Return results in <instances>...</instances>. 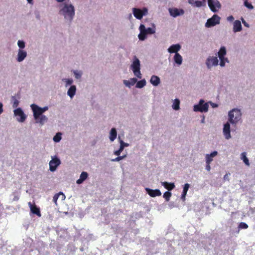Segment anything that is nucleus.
<instances>
[{
	"label": "nucleus",
	"mask_w": 255,
	"mask_h": 255,
	"mask_svg": "<svg viewBox=\"0 0 255 255\" xmlns=\"http://www.w3.org/2000/svg\"><path fill=\"white\" fill-rule=\"evenodd\" d=\"M211 163H206V167L205 169L207 171H209L211 170V166H210Z\"/></svg>",
	"instance_id": "nucleus-53"
},
{
	"label": "nucleus",
	"mask_w": 255,
	"mask_h": 255,
	"mask_svg": "<svg viewBox=\"0 0 255 255\" xmlns=\"http://www.w3.org/2000/svg\"><path fill=\"white\" fill-rule=\"evenodd\" d=\"M140 33L138 35L139 39L141 41H144L147 38V34L145 32L144 25L140 24L139 27Z\"/></svg>",
	"instance_id": "nucleus-18"
},
{
	"label": "nucleus",
	"mask_w": 255,
	"mask_h": 255,
	"mask_svg": "<svg viewBox=\"0 0 255 255\" xmlns=\"http://www.w3.org/2000/svg\"><path fill=\"white\" fill-rule=\"evenodd\" d=\"M150 83L154 86H157L160 83V79L159 77L152 75L150 79Z\"/></svg>",
	"instance_id": "nucleus-26"
},
{
	"label": "nucleus",
	"mask_w": 255,
	"mask_h": 255,
	"mask_svg": "<svg viewBox=\"0 0 255 255\" xmlns=\"http://www.w3.org/2000/svg\"><path fill=\"white\" fill-rule=\"evenodd\" d=\"M132 17V16L131 14H129V16H128V18H129V19H130V18H131Z\"/></svg>",
	"instance_id": "nucleus-61"
},
{
	"label": "nucleus",
	"mask_w": 255,
	"mask_h": 255,
	"mask_svg": "<svg viewBox=\"0 0 255 255\" xmlns=\"http://www.w3.org/2000/svg\"><path fill=\"white\" fill-rule=\"evenodd\" d=\"M188 3L193 7H201L206 5V0H188Z\"/></svg>",
	"instance_id": "nucleus-15"
},
{
	"label": "nucleus",
	"mask_w": 255,
	"mask_h": 255,
	"mask_svg": "<svg viewBox=\"0 0 255 255\" xmlns=\"http://www.w3.org/2000/svg\"><path fill=\"white\" fill-rule=\"evenodd\" d=\"M186 194H187V193L182 192V193L181 196V199L183 201H185Z\"/></svg>",
	"instance_id": "nucleus-52"
},
{
	"label": "nucleus",
	"mask_w": 255,
	"mask_h": 255,
	"mask_svg": "<svg viewBox=\"0 0 255 255\" xmlns=\"http://www.w3.org/2000/svg\"><path fill=\"white\" fill-rule=\"evenodd\" d=\"M244 1H248V0H243Z\"/></svg>",
	"instance_id": "nucleus-62"
},
{
	"label": "nucleus",
	"mask_w": 255,
	"mask_h": 255,
	"mask_svg": "<svg viewBox=\"0 0 255 255\" xmlns=\"http://www.w3.org/2000/svg\"><path fill=\"white\" fill-rule=\"evenodd\" d=\"M220 62V65L221 67H223L225 66V63L227 62L229 63V61L228 60L227 58L223 57V58H219Z\"/></svg>",
	"instance_id": "nucleus-40"
},
{
	"label": "nucleus",
	"mask_w": 255,
	"mask_h": 255,
	"mask_svg": "<svg viewBox=\"0 0 255 255\" xmlns=\"http://www.w3.org/2000/svg\"><path fill=\"white\" fill-rule=\"evenodd\" d=\"M27 53L25 50H18L16 60L18 62H22L27 57Z\"/></svg>",
	"instance_id": "nucleus-16"
},
{
	"label": "nucleus",
	"mask_w": 255,
	"mask_h": 255,
	"mask_svg": "<svg viewBox=\"0 0 255 255\" xmlns=\"http://www.w3.org/2000/svg\"><path fill=\"white\" fill-rule=\"evenodd\" d=\"M119 139L120 144V148L118 150L114 151V154L117 156H119L121 154L125 147H128L129 145L128 143H126L123 140L121 139L120 137H119Z\"/></svg>",
	"instance_id": "nucleus-17"
},
{
	"label": "nucleus",
	"mask_w": 255,
	"mask_h": 255,
	"mask_svg": "<svg viewBox=\"0 0 255 255\" xmlns=\"http://www.w3.org/2000/svg\"><path fill=\"white\" fill-rule=\"evenodd\" d=\"M209 109V103H205L203 99L200 100L198 104L195 105L193 107L194 112H200L201 113H206Z\"/></svg>",
	"instance_id": "nucleus-5"
},
{
	"label": "nucleus",
	"mask_w": 255,
	"mask_h": 255,
	"mask_svg": "<svg viewBox=\"0 0 255 255\" xmlns=\"http://www.w3.org/2000/svg\"><path fill=\"white\" fill-rule=\"evenodd\" d=\"M173 60L177 66H180L183 62V58L179 53H176L173 57Z\"/></svg>",
	"instance_id": "nucleus-24"
},
{
	"label": "nucleus",
	"mask_w": 255,
	"mask_h": 255,
	"mask_svg": "<svg viewBox=\"0 0 255 255\" xmlns=\"http://www.w3.org/2000/svg\"><path fill=\"white\" fill-rule=\"evenodd\" d=\"M3 112V104L0 102V115H1Z\"/></svg>",
	"instance_id": "nucleus-55"
},
{
	"label": "nucleus",
	"mask_w": 255,
	"mask_h": 255,
	"mask_svg": "<svg viewBox=\"0 0 255 255\" xmlns=\"http://www.w3.org/2000/svg\"><path fill=\"white\" fill-rule=\"evenodd\" d=\"M190 187V184L188 183H186L184 184L183 186V192L187 193V191Z\"/></svg>",
	"instance_id": "nucleus-48"
},
{
	"label": "nucleus",
	"mask_w": 255,
	"mask_h": 255,
	"mask_svg": "<svg viewBox=\"0 0 255 255\" xmlns=\"http://www.w3.org/2000/svg\"><path fill=\"white\" fill-rule=\"evenodd\" d=\"M219 64V60L216 56H209L206 61V65L208 69Z\"/></svg>",
	"instance_id": "nucleus-11"
},
{
	"label": "nucleus",
	"mask_w": 255,
	"mask_h": 255,
	"mask_svg": "<svg viewBox=\"0 0 255 255\" xmlns=\"http://www.w3.org/2000/svg\"><path fill=\"white\" fill-rule=\"evenodd\" d=\"M132 11L134 17L139 20L148 14V9L146 7H143L142 9L133 7L132 8Z\"/></svg>",
	"instance_id": "nucleus-4"
},
{
	"label": "nucleus",
	"mask_w": 255,
	"mask_h": 255,
	"mask_svg": "<svg viewBox=\"0 0 255 255\" xmlns=\"http://www.w3.org/2000/svg\"><path fill=\"white\" fill-rule=\"evenodd\" d=\"M33 116L34 120H35V123L36 124H38L40 126H43L44 125L45 123L48 121V118L44 115L43 114H38L36 112L32 111Z\"/></svg>",
	"instance_id": "nucleus-6"
},
{
	"label": "nucleus",
	"mask_w": 255,
	"mask_h": 255,
	"mask_svg": "<svg viewBox=\"0 0 255 255\" xmlns=\"http://www.w3.org/2000/svg\"><path fill=\"white\" fill-rule=\"evenodd\" d=\"M58 196H59L57 194L54 195L53 198V202L55 203L56 205H57V202L58 199Z\"/></svg>",
	"instance_id": "nucleus-49"
},
{
	"label": "nucleus",
	"mask_w": 255,
	"mask_h": 255,
	"mask_svg": "<svg viewBox=\"0 0 255 255\" xmlns=\"http://www.w3.org/2000/svg\"><path fill=\"white\" fill-rule=\"evenodd\" d=\"M27 2L29 4H33V0H26Z\"/></svg>",
	"instance_id": "nucleus-59"
},
{
	"label": "nucleus",
	"mask_w": 255,
	"mask_h": 255,
	"mask_svg": "<svg viewBox=\"0 0 255 255\" xmlns=\"http://www.w3.org/2000/svg\"><path fill=\"white\" fill-rule=\"evenodd\" d=\"M208 4L210 10L216 12L221 8V4L218 0H208Z\"/></svg>",
	"instance_id": "nucleus-10"
},
{
	"label": "nucleus",
	"mask_w": 255,
	"mask_h": 255,
	"mask_svg": "<svg viewBox=\"0 0 255 255\" xmlns=\"http://www.w3.org/2000/svg\"><path fill=\"white\" fill-rule=\"evenodd\" d=\"M201 123H205V118L204 117H203V118L201 120Z\"/></svg>",
	"instance_id": "nucleus-60"
},
{
	"label": "nucleus",
	"mask_w": 255,
	"mask_h": 255,
	"mask_svg": "<svg viewBox=\"0 0 255 255\" xmlns=\"http://www.w3.org/2000/svg\"><path fill=\"white\" fill-rule=\"evenodd\" d=\"M71 72L73 73L75 78L77 80L80 79L83 74V71L80 70H73Z\"/></svg>",
	"instance_id": "nucleus-31"
},
{
	"label": "nucleus",
	"mask_w": 255,
	"mask_h": 255,
	"mask_svg": "<svg viewBox=\"0 0 255 255\" xmlns=\"http://www.w3.org/2000/svg\"><path fill=\"white\" fill-rule=\"evenodd\" d=\"M29 206L30 208L31 212L36 215H37L38 217H40L41 214L39 210V209L37 208L36 206L33 205L31 202L28 203Z\"/></svg>",
	"instance_id": "nucleus-25"
},
{
	"label": "nucleus",
	"mask_w": 255,
	"mask_h": 255,
	"mask_svg": "<svg viewBox=\"0 0 255 255\" xmlns=\"http://www.w3.org/2000/svg\"><path fill=\"white\" fill-rule=\"evenodd\" d=\"M220 20L221 17L219 15L214 14L211 18L207 19L205 26L207 28L214 26L220 23Z\"/></svg>",
	"instance_id": "nucleus-7"
},
{
	"label": "nucleus",
	"mask_w": 255,
	"mask_h": 255,
	"mask_svg": "<svg viewBox=\"0 0 255 255\" xmlns=\"http://www.w3.org/2000/svg\"><path fill=\"white\" fill-rule=\"evenodd\" d=\"M117 132L115 128H112L110 131L109 139L111 142L114 141L117 138Z\"/></svg>",
	"instance_id": "nucleus-29"
},
{
	"label": "nucleus",
	"mask_w": 255,
	"mask_h": 255,
	"mask_svg": "<svg viewBox=\"0 0 255 255\" xmlns=\"http://www.w3.org/2000/svg\"><path fill=\"white\" fill-rule=\"evenodd\" d=\"M180 100L178 99H175L172 105V108L173 110L177 111L180 109Z\"/></svg>",
	"instance_id": "nucleus-36"
},
{
	"label": "nucleus",
	"mask_w": 255,
	"mask_h": 255,
	"mask_svg": "<svg viewBox=\"0 0 255 255\" xmlns=\"http://www.w3.org/2000/svg\"><path fill=\"white\" fill-rule=\"evenodd\" d=\"M234 19L235 18L233 15L229 16L227 18V20L229 22H233Z\"/></svg>",
	"instance_id": "nucleus-50"
},
{
	"label": "nucleus",
	"mask_w": 255,
	"mask_h": 255,
	"mask_svg": "<svg viewBox=\"0 0 255 255\" xmlns=\"http://www.w3.org/2000/svg\"><path fill=\"white\" fill-rule=\"evenodd\" d=\"M14 115L16 117L17 121L19 123H23L26 118V116L22 111L21 108H18L13 111Z\"/></svg>",
	"instance_id": "nucleus-9"
},
{
	"label": "nucleus",
	"mask_w": 255,
	"mask_h": 255,
	"mask_svg": "<svg viewBox=\"0 0 255 255\" xmlns=\"http://www.w3.org/2000/svg\"><path fill=\"white\" fill-rule=\"evenodd\" d=\"M240 229H246L248 228V225L244 222H241L240 223L238 226Z\"/></svg>",
	"instance_id": "nucleus-45"
},
{
	"label": "nucleus",
	"mask_w": 255,
	"mask_h": 255,
	"mask_svg": "<svg viewBox=\"0 0 255 255\" xmlns=\"http://www.w3.org/2000/svg\"><path fill=\"white\" fill-rule=\"evenodd\" d=\"M12 195L13 196V201H16L18 200L19 198V193L18 192H13Z\"/></svg>",
	"instance_id": "nucleus-46"
},
{
	"label": "nucleus",
	"mask_w": 255,
	"mask_h": 255,
	"mask_svg": "<svg viewBox=\"0 0 255 255\" xmlns=\"http://www.w3.org/2000/svg\"><path fill=\"white\" fill-rule=\"evenodd\" d=\"M145 190L147 193L152 197L159 196L161 195V192L159 189L153 190L149 188H146Z\"/></svg>",
	"instance_id": "nucleus-20"
},
{
	"label": "nucleus",
	"mask_w": 255,
	"mask_h": 255,
	"mask_svg": "<svg viewBox=\"0 0 255 255\" xmlns=\"http://www.w3.org/2000/svg\"><path fill=\"white\" fill-rule=\"evenodd\" d=\"M30 108L32 110V111L38 112L37 114L39 115L41 114H43L45 112L48 110V107L47 106H45L41 108L35 104H31L30 105Z\"/></svg>",
	"instance_id": "nucleus-14"
},
{
	"label": "nucleus",
	"mask_w": 255,
	"mask_h": 255,
	"mask_svg": "<svg viewBox=\"0 0 255 255\" xmlns=\"http://www.w3.org/2000/svg\"><path fill=\"white\" fill-rule=\"evenodd\" d=\"M130 68L132 70L134 76L138 78H141L142 76L140 72V62L139 60L134 56L133 58V61L130 65Z\"/></svg>",
	"instance_id": "nucleus-3"
},
{
	"label": "nucleus",
	"mask_w": 255,
	"mask_h": 255,
	"mask_svg": "<svg viewBox=\"0 0 255 255\" xmlns=\"http://www.w3.org/2000/svg\"><path fill=\"white\" fill-rule=\"evenodd\" d=\"M230 174H226L224 176V180H228L229 181V175H230Z\"/></svg>",
	"instance_id": "nucleus-57"
},
{
	"label": "nucleus",
	"mask_w": 255,
	"mask_h": 255,
	"mask_svg": "<svg viewBox=\"0 0 255 255\" xmlns=\"http://www.w3.org/2000/svg\"><path fill=\"white\" fill-rule=\"evenodd\" d=\"M168 11L170 15L173 17H176L178 16L182 15L184 13L183 9L175 7L169 8L168 9Z\"/></svg>",
	"instance_id": "nucleus-13"
},
{
	"label": "nucleus",
	"mask_w": 255,
	"mask_h": 255,
	"mask_svg": "<svg viewBox=\"0 0 255 255\" xmlns=\"http://www.w3.org/2000/svg\"><path fill=\"white\" fill-rule=\"evenodd\" d=\"M58 13L64 18L66 22L71 23L75 15V7L70 2L61 3L59 5Z\"/></svg>",
	"instance_id": "nucleus-1"
},
{
	"label": "nucleus",
	"mask_w": 255,
	"mask_h": 255,
	"mask_svg": "<svg viewBox=\"0 0 255 255\" xmlns=\"http://www.w3.org/2000/svg\"><path fill=\"white\" fill-rule=\"evenodd\" d=\"M161 184L164 187L168 190H171L175 188V185L173 183H168L167 182H162Z\"/></svg>",
	"instance_id": "nucleus-33"
},
{
	"label": "nucleus",
	"mask_w": 255,
	"mask_h": 255,
	"mask_svg": "<svg viewBox=\"0 0 255 255\" xmlns=\"http://www.w3.org/2000/svg\"><path fill=\"white\" fill-rule=\"evenodd\" d=\"M61 164L60 159L56 156H52L51 160L49 163V170L51 172H54L56 171L58 166Z\"/></svg>",
	"instance_id": "nucleus-8"
},
{
	"label": "nucleus",
	"mask_w": 255,
	"mask_h": 255,
	"mask_svg": "<svg viewBox=\"0 0 255 255\" xmlns=\"http://www.w3.org/2000/svg\"><path fill=\"white\" fill-rule=\"evenodd\" d=\"M57 2L64 3L66 0H55Z\"/></svg>",
	"instance_id": "nucleus-58"
},
{
	"label": "nucleus",
	"mask_w": 255,
	"mask_h": 255,
	"mask_svg": "<svg viewBox=\"0 0 255 255\" xmlns=\"http://www.w3.org/2000/svg\"><path fill=\"white\" fill-rule=\"evenodd\" d=\"M218 152L214 151L210 154H206L205 155L206 163H211L213 161V158L217 156Z\"/></svg>",
	"instance_id": "nucleus-21"
},
{
	"label": "nucleus",
	"mask_w": 255,
	"mask_h": 255,
	"mask_svg": "<svg viewBox=\"0 0 255 255\" xmlns=\"http://www.w3.org/2000/svg\"><path fill=\"white\" fill-rule=\"evenodd\" d=\"M11 100L12 102V107L16 109L19 103L18 98H16V96H13L11 97Z\"/></svg>",
	"instance_id": "nucleus-37"
},
{
	"label": "nucleus",
	"mask_w": 255,
	"mask_h": 255,
	"mask_svg": "<svg viewBox=\"0 0 255 255\" xmlns=\"http://www.w3.org/2000/svg\"><path fill=\"white\" fill-rule=\"evenodd\" d=\"M88 174L86 172L83 171L80 176L79 179L76 181V183L80 184L82 183L88 177Z\"/></svg>",
	"instance_id": "nucleus-28"
},
{
	"label": "nucleus",
	"mask_w": 255,
	"mask_h": 255,
	"mask_svg": "<svg viewBox=\"0 0 255 255\" xmlns=\"http://www.w3.org/2000/svg\"><path fill=\"white\" fill-rule=\"evenodd\" d=\"M242 114L240 109L234 108L228 112V121L232 125H237L242 119Z\"/></svg>",
	"instance_id": "nucleus-2"
},
{
	"label": "nucleus",
	"mask_w": 255,
	"mask_h": 255,
	"mask_svg": "<svg viewBox=\"0 0 255 255\" xmlns=\"http://www.w3.org/2000/svg\"><path fill=\"white\" fill-rule=\"evenodd\" d=\"M146 82L145 79H142L140 81L137 82L136 87L137 88H142L146 85Z\"/></svg>",
	"instance_id": "nucleus-39"
},
{
	"label": "nucleus",
	"mask_w": 255,
	"mask_h": 255,
	"mask_svg": "<svg viewBox=\"0 0 255 255\" xmlns=\"http://www.w3.org/2000/svg\"><path fill=\"white\" fill-rule=\"evenodd\" d=\"M171 193L169 191H166L163 195V197L166 200V201H169L171 196Z\"/></svg>",
	"instance_id": "nucleus-42"
},
{
	"label": "nucleus",
	"mask_w": 255,
	"mask_h": 255,
	"mask_svg": "<svg viewBox=\"0 0 255 255\" xmlns=\"http://www.w3.org/2000/svg\"><path fill=\"white\" fill-rule=\"evenodd\" d=\"M59 196H58V199H59L61 201H63L65 199V196L62 192H60L58 193H57Z\"/></svg>",
	"instance_id": "nucleus-47"
},
{
	"label": "nucleus",
	"mask_w": 255,
	"mask_h": 255,
	"mask_svg": "<svg viewBox=\"0 0 255 255\" xmlns=\"http://www.w3.org/2000/svg\"><path fill=\"white\" fill-rule=\"evenodd\" d=\"M137 82V79L135 78H131L129 80H124L123 83L128 88L133 86Z\"/></svg>",
	"instance_id": "nucleus-27"
},
{
	"label": "nucleus",
	"mask_w": 255,
	"mask_h": 255,
	"mask_svg": "<svg viewBox=\"0 0 255 255\" xmlns=\"http://www.w3.org/2000/svg\"><path fill=\"white\" fill-rule=\"evenodd\" d=\"M61 135L62 134L61 132L57 133L53 138L54 141L55 142H59L61 139Z\"/></svg>",
	"instance_id": "nucleus-41"
},
{
	"label": "nucleus",
	"mask_w": 255,
	"mask_h": 255,
	"mask_svg": "<svg viewBox=\"0 0 255 255\" xmlns=\"http://www.w3.org/2000/svg\"><path fill=\"white\" fill-rule=\"evenodd\" d=\"M127 156V155H122V156H118L117 157L114 158V159H112L111 160L112 161H113V162H116V161H119L122 159H123L124 158H125Z\"/></svg>",
	"instance_id": "nucleus-44"
},
{
	"label": "nucleus",
	"mask_w": 255,
	"mask_h": 255,
	"mask_svg": "<svg viewBox=\"0 0 255 255\" xmlns=\"http://www.w3.org/2000/svg\"><path fill=\"white\" fill-rule=\"evenodd\" d=\"M226 53L227 51L226 47L225 46H222L218 52V56L219 58L225 57Z\"/></svg>",
	"instance_id": "nucleus-35"
},
{
	"label": "nucleus",
	"mask_w": 255,
	"mask_h": 255,
	"mask_svg": "<svg viewBox=\"0 0 255 255\" xmlns=\"http://www.w3.org/2000/svg\"><path fill=\"white\" fill-rule=\"evenodd\" d=\"M76 86L75 85H71L68 89L67 94L71 99H73L76 95Z\"/></svg>",
	"instance_id": "nucleus-22"
},
{
	"label": "nucleus",
	"mask_w": 255,
	"mask_h": 255,
	"mask_svg": "<svg viewBox=\"0 0 255 255\" xmlns=\"http://www.w3.org/2000/svg\"><path fill=\"white\" fill-rule=\"evenodd\" d=\"M242 30L241 22L239 20H236L233 23V31L234 32H240Z\"/></svg>",
	"instance_id": "nucleus-23"
},
{
	"label": "nucleus",
	"mask_w": 255,
	"mask_h": 255,
	"mask_svg": "<svg viewBox=\"0 0 255 255\" xmlns=\"http://www.w3.org/2000/svg\"><path fill=\"white\" fill-rule=\"evenodd\" d=\"M144 30L145 33L147 34H152L155 32V26L154 24H152V27L146 28L144 26Z\"/></svg>",
	"instance_id": "nucleus-34"
},
{
	"label": "nucleus",
	"mask_w": 255,
	"mask_h": 255,
	"mask_svg": "<svg viewBox=\"0 0 255 255\" xmlns=\"http://www.w3.org/2000/svg\"><path fill=\"white\" fill-rule=\"evenodd\" d=\"M241 20H242V21L243 23V24L244 25V26H245L246 27H250V25L249 24H248L245 20V19L243 18H241Z\"/></svg>",
	"instance_id": "nucleus-51"
},
{
	"label": "nucleus",
	"mask_w": 255,
	"mask_h": 255,
	"mask_svg": "<svg viewBox=\"0 0 255 255\" xmlns=\"http://www.w3.org/2000/svg\"><path fill=\"white\" fill-rule=\"evenodd\" d=\"M62 81L64 83V86L65 88L68 87V86H71L73 85V83L74 82L73 79L71 78H62Z\"/></svg>",
	"instance_id": "nucleus-30"
},
{
	"label": "nucleus",
	"mask_w": 255,
	"mask_h": 255,
	"mask_svg": "<svg viewBox=\"0 0 255 255\" xmlns=\"http://www.w3.org/2000/svg\"><path fill=\"white\" fill-rule=\"evenodd\" d=\"M169 207L171 209L175 207L174 203L173 202H170L168 204Z\"/></svg>",
	"instance_id": "nucleus-56"
},
{
	"label": "nucleus",
	"mask_w": 255,
	"mask_h": 255,
	"mask_svg": "<svg viewBox=\"0 0 255 255\" xmlns=\"http://www.w3.org/2000/svg\"><path fill=\"white\" fill-rule=\"evenodd\" d=\"M17 46L19 48L18 50H24L25 47V42L22 40H18L17 42Z\"/></svg>",
	"instance_id": "nucleus-38"
},
{
	"label": "nucleus",
	"mask_w": 255,
	"mask_h": 255,
	"mask_svg": "<svg viewBox=\"0 0 255 255\" xmlns=\"http://www.w3.org/2000/svg\"><path fill=\"white\" fill-rule=\"evenodd\" d=\"M230 124H231L230 122H227L223 126V133L226 139H229L231 138Z\"/></svg>",
	"instance_id": "nucleus-12"
},
{
	"label": "nucleus",
	"mask_w": 255,
	"mask_h": 255,
	"mask_svg": "<svg viewBox=\"0 0 255 255\" xmlns=\"http://www.w3.org/2000/svg\"><path fill=\"white\" fill-rule=\"evenodd\" d=\"M240 158L242 160H243L245 165L248 166H250V163L249 159L247 157V153L246 152L241 153Z\"/></svg>",
	"instance_id": "nucleus-32"
},
{
	"label": "nucleus",
	"mask_w": 255,
	"mask_h": 255,
	"mask_svg": "<svg viewBox=\"0 0 255 255\" xmlns=\"http://www.w3.org/2000/svg\"><path fill=\"white\" fill-rule=\"evenodd\" d=\"M181 48V46L179 43L172 44L167 49V51L170 54H176V53H178V52L180 51Z\"/></svg>",
	"instance_id": "nucleus-19"
},
{
	"label": "nucleus",
	"mask_w": 255,
	"mask_h": 255,
	"mask_svg": "<svg viewBox=\"0 0 255 255\" xmlns=\"http://www.w3.org/2000/svg\"><path fill=\"white\" fill-rule=\"evenodd\" d=\"M244 5L250 10H252L254 8V6L252 4V3L248 1H244Z\"/></svg>",
	"instance_id": "nucleus-43"
},
{
	"label": "nucleus",
	"mask_w": 255,
	"mask_h": 255,
	"mask_svg": "<svg viewBox=\"0 0 255 255\" xmlns=\"http://www.w3.org/2000/svg\"><path fill=\"white\" fill-rule=\"evenodd\" d=\"M209 103L213 108H217L218 107V105L216 103H214L211 102H210Z\"/></svg>",
	"instance_id": "nucleus-54"
}]
</instances>
